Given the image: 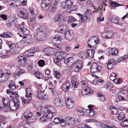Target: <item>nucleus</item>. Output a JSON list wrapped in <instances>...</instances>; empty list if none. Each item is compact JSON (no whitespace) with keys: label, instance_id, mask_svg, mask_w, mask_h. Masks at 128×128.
I'll return each instance as SVG.
<instances>
[{"label":"nucleus","instance_id":"obj_1","mask_svg":"<svg viewBox=\"0 0 128 128\" xmlns=\"http://www.w3.org/2000/svg\"><path fill=\"white\" fill-rule=\"evenodd\" d=\"M50 112H51V114H52L53 113L56 112V110L54 107L52 106H49L47 108L42 107L40 109V112H38L36 113L37 116H36L35 118L37 119L38 116H40L42 114L45 115H48Z\"/></svg>","mask_w":128,"mask_h":128},{"label":"nucleus","instance_id":"obj_2","mask_svg":"<svg viewBox=\"0 0 128 128\" xmlns=\"http://www.w3.org/2000/svg\"><path fill=\"white\" fill-rule=\"evenodd\" d=\"M19 105V101L18 100L16 99L11 100L10 102L9 107L11 110L14 111L18 108Z\"/></svg>","mask_w":128,"mask_h":128},{"label":"nucleus","instance_id":"obj_3","mask_svg":"<svg viewBox=\"0 0 128 128\" xmlns=\"http://www.w3.org/2000/svg\"><path fill=\"white\" fill-rule=\"evenodd\" d=\"M83 66L82 62L80 60H77L72 67V70L75 72L80 71Z\"/></svg>","mask_w":128,"mask_h":128},{"label":"nucleus","instance_id":"obj_4","mask_svg":"<svg viewBox=\"0 0 128 128\" xmlns=\"http://www.w3.org/2000/svg\"><path fill=\"white\" fill-rule=\"evenodd\" d=\"M52 2V0H43L42 1L41 6L43 10H48L50 7Z\"/></svg>","mask_w":128,"mask_h":128},{"label":"nucleus","instance_id":"obj_5","mask_svg":"<svg viewBox=\"0 0 128 128\" xmlns=\"http://www.w3.org/2000/svg\"><path fill=\"white\" fill-rule=\"evenodd\" d=\"M18 10L20 11V13L18 15L20 18L27 19L28 17H30L26 9L20 8L18 9Z\"/></svg>","mask_w":128,"mask_h":128},{"label":"nucleus","instance_id":"obj_6","mask_svg":"<svg viewBox=\"0 0 128 128\" xmlns=\"http://www.w3.org/2000/svg\"><path fill=\"white\" fill-rule=\"evenodd\" d=\"M102 69V66L98 63L93 62L92 63L90 68L91 72L92 73H94L97 72H100Z\"/></svg>","mask_w":128,"mask_h":128},{"label":"nucleus","instance_id":"obj_7","mask_svg":"<svg viewBox=\"0 0 128 128\" xmlns=\"http://www.w3.org/2000/svg\"><path fill=\"white\" fill-rule=\"evenodd\" d=\"M99 41L98 38L96 36H92L90 37L88 40V46L90 48L97 44Z\"/></svg>","mask_w":128,"mask_h":128},{"label":"nucleus","instance_id":"obj_8","mask_svg":"<svg viewBox=\"0 0 128 128\" xmlns=\"http://www.w3.org/2000/svg\"><path fill=\"white\" fill-rule=\"evenodd\" d=\"M44 28V26H42L37 30V33L38 36L40 37V39L44 38L46 36Z\"/></svg>","mask_w":128,"mask_h":128},{"label":"nucleus","instance_id":"obj_9","mask_svg":"<svg viewBox=\"0 0 128 128\" xmlns=\"http://www.w3.org/2000/svg\"><path fill=\"white\" fill-rule=\"evenodd\" d=\"M17 28L18 31L20 34H24V36L29 35L30 32L29 30L24 27L23 25H20L18 26Z\"/></svg>","mask_w":128,"mask_h":128},{"label":"nucleus","instance_id":"obj_10","mask_svg":"<svg viewBox=\"0 0 128 128\" xmlns=\"http://www.w3.org/2000/svg\"><path fill=\"white\" fill-rule=\"evenodd\" d=\"M32 37L28 35L23 36V39L21 41L23 43L24 45H26L32 43Z\"/></svg>","mask_w":128,"mask_h":128},{"label":"nucleus","instance_id":"obj_11","mask_svg":"<svg viewBox=\"0 0 128 128\" xmlns=\"http://www.w3.org/2000/svg\"><path fill=\"white\" fill-rule=\"evenodd\" d=\"M37 97L40 99L45 100L48 98V95L44 91H42L39 90L37 92Z\"/></svg>","mask_w":128,"mask_h":128},{"label":"nucleus","instance_id":"obj_12","mask_svg":"<svg viewBox=\"0 0 128 128\" xmlns=\"http://www.w3.org/2000/svg\"><path fill=\"white\" fill-rule=\"evenodd\" d=\"M9 78V76L6 73H4L2 70H0V82H4L7 81Z\"/></svg>","mask_w":128,"mask_h":128},{"label":"nucleus","instance_id":"obj_13","mask_svg":"<svg viewBox=\"0 0 128 128\" xmlns=\"http://www.w3.org/2000/svg\"><path fill=\"white\" fill-rule=\"evenodd\" d=\"M55 54L58 60H61L65 58L67 55V53L65 52H58Z\"/></svg>","mask_w":128,"mask_h":128},{"label":"nucleus","instance_id":"obj_14","mask_svg":"<svg viewBox=\"0 0 128 128\" xmlns=\"http://www.w3.org/2000/svg\"><path fill=\"white\" fill-rule=\"evenodd\" d=\"M73 2L70 0H67L65 2H62V6L64 8H69L71 7L73 5Z\"/></svg>","mask_w":128,"mask_h":128},{"label":"nucleus","instance_id":"obj_15","mask_svg":"<svg viewBox=\"0 0 128 128\" xmlns=\"http://www.w3.org/2000/svg\"><path fill=\"white\" fill-rule=\"evenodd\" d=\"M49 113V114L48 115H45L46 116H42L40 118V120L41 122H47L48 120V118H52L54 116V114L55 113H53L52 114H51V112Z\"/></svg>","mask_w":128,"mask_h":128},{"label":"nucleus","instance_id":"obj_16","mask_svg":"<svg viewBox=\"0 0 128 128\" xmlns=\"http://www.w3.org/2000/svg\"><path fill=\"white\" fill-rule=\"evenodd\" d=\"M69 30H68V29L66 26H61L59 27L57 30L58 32L64 34L65 35Z\"/></svg>","mask_w":128,"mask_h":128},{"label":"nucleus","instance_id":"obj_17","mask_svg":"<svg viewBox=\"0 0 128 128\" xmlns=\"http://www.w3.org/2000/svg\"><path fill=\"white\" fill-rule=\"evenodd\" d=\"M78 84L77 80L74 76H72L71 78V85L70 86L72 89H74L77 88Z\"/></svg>","mask_w":128,"mask_h":128},{"label":"nucleus","instance_id":"obj_18","mask_svg":"<svg viewBox=\"0 0 128 128\" xmlns=\"http://www.w3.org/2000/svg\"><path fill=\"white\" fill-rule=\"evenodd\" d=\"M70 86L69 82L67 80L62 85V88L63 90L66 92L68 90Z\"/></svg>","mask_w":128,"mask_h":128},{"label":"nucleus","instance_id":"obj_19","mask_svg":"<svg viewBox=\"0 0 128 128\" xmlns=\"http://www.w3.org/2000/svg\"><path fill=\"white\" fill-rule=\"evenodd\" d=\"M66 119L67 120L68 126L74 125L76 123L74 118L73 117L68 116Z\"/></svg>","mask_w":128,"mask_h":128},{"label":"nucleus","instance_id":"obj_20","mask_svg":"<svg viewBox=\"0 0 128 128\" xmlns=\"http://www.w3.org/2000/svg\"><path fill=\"white\" fill-rule=\"evenodd\" d=\"M116 64L115 61L114 59H112L109 60L107 64V68L108 69H111L115 67Z\"/></svg>","mask_w":128,"mask_h":128},{"label":"nucleus","instance_id":"obj_21","mask_svg":"<svg viewBox=\"0 0 128 128\" xmlns=\"http://www.w3.org/2000/svg\"><path fill=\"white\" fill-rule=\"evenodd\" d=\"M66 102V106L68 108H71L74 106V102L71 99L68 98Z\"/></svg>","mask_w":128,"mask_h":128},{"label":"nucleus","instance_id":"obj_22","mask_svg":"<svg viewBox=\"0 0 128 128\" xmlns=\"http://www.w3.org/2000/svg\"><path fill=\"white\" fill-rule=\"evenodd\" d=\"M54 102L56 106L58 107H62L63 105L62 101L59 98H56L54 100Z\"/></svg>","mask_w":128,"mask_h":128},{"label":"nucleus","instance_id":"obj_23","mask_svg":"<svg viewBox=\"0 0 128 128\" xmlns=\"http://www.w3.org/2000/svg\"><path fill=\"white\" fill-rule=\"evenodd\" d=\"M26 97H27L30 100H32V90L30 88H28L26 89Z\"/></svg>","mask_w":128,"mask_h":128},{"label":"nucleus","instance_id":"obj_24","mask_svg":"<svg viewBox=\"0 0 128 128\" xmlns=\"http://www.w3.org/2000/svg\"><path fill=\"white\" fill-rule=\"evenodd\" d=\"M44 51L46 54L48 56L53 55L54 53V52L53 49L51 48H46L44 49Z\"/></svg>","mask_w":128,"mask_h":128},{"label":"nucleus","instance_id":"obj_25","mask_svg":"<svg viewBox=\"0 0 128 128\" xmlns=\"http://www.w3.org/2000/svg\"><path fill=\"white\" fill-rule=\"evenodd\" d=\"M65 37L67 40H70L74 38V34L72 31H69L65 34Z\"/></svg>","mask_w":128,"mask_h":128},{"label":"nucleus","instance_id":"obj_26","mask_svg":"<svg viewBox=\"0 0 128 128\" xmlns=\"http://www.w3.org/2000/svg\"><path fill=\"white\" fill-rule=\"evenodd\" d=\"M26 62V58L22 56L19 57L18 63L22 66H24Z\"/></svg>","mask_w":128,"mask_h":128},{"label":"nucleus","instance_id":"obj_27","mask_svg":"<svg viewBox=\"0 0 128 128\" xmlns=\"http://www.w3.org/2000/svg\"><path fill=\"white\" fill-rule=\"evenodd\" d=\"M62 39L61 36L58 34H56L52 40V42L54 44L59 43L60 40Z\"/></svg>","mask_w":128,"mask_h":128},{"label":"nucleus","instance_id":"obj_28","mask_svg":"<svg viewBox=\"0 0 128 128\" xmlns=\"http://www.w3.org/2000/svg\"><path fill=\"white\" fill-rule=\"evenodd\" d=\"M108 28L107 27L105 28L104 32H105L106 33L107 35L106 36L104 37L103 36L104 35V34H102V35L103 37L106 38H110L112 36L113 34L112 31H110L108 30Z\"/></svg>","mask_w":128,"mask_h":128},{"label":"nucleus","instance_id":"obj_29","mask_svg":"<svg viewBox=\"0 0 128 128\" xmlns=\"http://www.w3.org/2000/svg\"><path fill=\"white\" fill-rule=\"evenodd\" d=\"M18 2V1L16 0H8L7 1V2L9 6L14 7H17L18 6L17 4Z\"/></svg>","mask_w":128,"mask_h":128},{"label":"nucleus","instance_id":"obj_30","mask_svg":"<svg viewBox=\"0 0 128 128\" xmlns=\"http://www.w3.org/2000/svg\"><path fill=\"white\" fill-rule=\"evenodd\" d=\"M24 54L26 57L33 56L35 55V52L32 50H28L26 51L24 53Z\"/></svg>","mask_w":128,"mask_h":128},{"label":"nucleus","instance_id":"obj_31","mask_svg":"<svg viewBox=\"0 0 128 128\" xmlns=\"http://www.w3.org/2000/svg\"><path fill=\"white\" fill-rule=\"evenodd\" d=\"M9 100L7 98H4L2 99L3 104L4 106V108H6V110H7L8 108V105Z\"/></svg>","mask_w":128,"mask_h":128},{"label":"nucleus","instance_id":"obj_32","mask_svg":"<svg viewBox=\"0 0 128 128\" xmlns=\"http://www.w3.org/2000/svg\"><path fill=\"white\" fill-rule=\"evenodd\" d=\"M24 116L25 118H32V113L30 111L27 110L24 114Z\"/></svg>","mask_w":128,"mask_h":128},{"label":"nucleus","instance_id":"obj_33","mask_svg":"<svg viewBox=\"0 0 128 128\" xmlns=\"http://www.w3.org/2000/svg\"><path fill=\"white\" fill-rule=\"evenodd\" d=\"M119 20V18L118 17L114 16L112 17V21L113 23H114L116 24H118L120 26L122 25V23L119 22H118Z\"/></svg>","mask_w":128,"mask_h":128},{"label":"nucleus","instance_id":"obj_34","mask_svg":"<svg viewBox=\"0 0 128 128\" xmlns=\"http://www.w3.org/2000/svg\"><path fill=\"white\" fill-rule=\"evenodd\" d=\"M109 109L111 110V113L114 115L117 114L118 112V109L113 106H110Z\"/></svg>","mask_w":128,"mask_h":128},{"label":"nucleus","instance_id":"obj_35","mask_svg":"<svg viewBox=\"0 0 128 128\" xmlns=\"http://www.w3.org/2000/svg\"><path fill=\"white\" fill-rule=\"evenodd\" d=\"M109 53L110 54L113 55H115L116 56L118 54V49L115 48H112V50L109 51Z\"/></svg>","mask_w":128,"mask_h":128},{"label":"nucleus","instance_id":"obj_36","mask_svg":"<svg viewBox=\"0 0 128 128\" xmlns=\"http://www.w3.org/2000/svg\"><path fill=\"white\" fill-rule=\"evenodd\" d=\"M78 56L84 60L86 59L88 57L86 53L84 52H80L78 54Z\"/></svg>","mask_w":128,"mask_h":128},{"label":"nucleus","instance_id":"obj_37","mask_svg":"<svg viewBox=\"0 0 128 128\" xmlns=\"http://www.w3.org/2000/svg\"><path fill=\"white\" fill-rule=\"evenodd\" d=\"M86 53L87 56H88V57H92L94 56V51L93 50L88 49Z\"/></svg>","mask_w":128,"mask_h":128},{"label":"nucleus","instance_id":"obj_38","mask_svg":"<svg viewBox=\"0 0 128 128\" xmlns=\"http://www.w3.org/2000/svg\"><path fill=\"white\" fill-rule=\"evenodd\" d=\"M9 88L12 90H14L16 88V85L15 82L13 81H11L10 84L8 85Z\"/></svg>","mask_w":128,"mask_h":128},{"label":"nucleus","instance_id":"obj_39","mask_svg":"<svg viewBox=\"0 0 128 128\" xmlns=\"http://www.w3.org/2000/svg\"><path fill=\"white\" fill-rule=\"evenodd\" d=\"M74 61V58L72 57H70L68 58L67 59H65L64 60V62L66 64L68 65V63H72Z\"/></svg>","mask_w":128,"mask_h":128},{"label":"nucleus","instance_id":"obj_40","mask_svg":"<svg viewBox=\"0 0 128 128\" xmlns=\"http://www.w3.org/2000/svg\"><path fill=\"white\" fill-rule=\"evenodd\" d=\"M2 37L4 38H12V34L10 32H4L2 34Z\"/></svg>","mask_w":128,"mask_h":128},{"label":"nucleus","instance_id":"obj_41","mask_svg":"<svg viewBox=\"0 0 128 128\" xmlns=\"http://www.w3.org/2000/svg\"><path fill=\"white\" fill-rule=\"evenodd\" d=\"M9 47L10 48V49L12 50H13L12 51L14 52V53H18L19 52L18 50H17L16 51V46L14 43H12Z\"/></svg>","mask_w":128,"mask_h":128},{"label":"nucleus","instance_id":"obj_42","mask_svg":"<svg viewBox=\"0 0 128 128\" xmlns=\"http://www.w3.org/2000/svg\"><path fill=\"white\" fill-rule=\"evenodd\" d=\"M86 112L90 116H93L95 114L96 112L90 109L87 110Z\"/></svg>","mask_w":128,"mask_h":128},{"label":"nucleus","instance_id":"obj_43","mask_svg":"<svg viewBox=\"0 0 128 128\" xmlns=\"http://www.w3.org/2000/svg\"><path fill=\"white\" fill-rule=\"evenodd\" d=\"M22 124L24 128H30V126L28 121L26 120H23L22 122Z\"/></svg>","mask_w":128,"mask_h":128},{"label":"nucleus","instance_id":"obj_44","mask_svg":"<svg viewBox=\"0 0 128 128\" xmlns=\"http://www.w3.org/2000/svg\"><path fill=\"white\" fill-rule=\"evenodd\" d=\"M77 111L78 114L80 116H82L83 115L85 112L84 110L81 107H79L78 108Z\"/></svg>","mask_w":128,"mask_h":128},{"label":"nucleus","instance_id":"obj_45","mask_svg":"<svg viewBox=\"0 0 128 128\" xmlns=\"http://www.w3.org/2000/svg\"><path fill=\"white\" fill-rule=\"evenodd\" d=\"M125 117L124 113L122 112H121L118 114V119L120 120H121Z\"/></svg>","mask_w":128,"mask_h":128},{"label":"nucleus","instance_id":"obj_46","mask_svg":"<svg viewBox=\"0 0 128 128\" xmlns=\"http://www.w3.org/2000/svg\"><path fill=\"white\" fill-rule=\"evenodd\" d=\"M120 124L123 127L128 126V120L125 119Z\"/></svg>","mask_w":128,"mask_h":128},{"label":"nucleus","instance_id":"obj_47","mask_svg":"<svg viewBox=\"0 0 128 128\" xmlns=\"http://www.w3.org/2000/svg\"><path fill=\"white\" fill-rule=\"evenodd\" d=\"M110 5L111 6L114 8L122 6V4H118L116 2H111L110 3Z\"/></svg>","mask_w":128,"mask_h":128},{"label":"nucleus","instance_id":"obj_48","mask_svg":"<svg viewBox=\"0 0 128 128\" xmlns=\"http://www.w3.org/2000/svg\"><path fill=\"white\" fill-rule=\"evenodd\" d=\"M110 80L114 82L116 78V73L115 72H112L110 76Z\"/></svg>","mask_w":128,"mask_h":128},{"label":"nucleus","instance_id":"obj_49","mask_svg":"<svg viewBox=\"0 0 128 128\" xmlns=\"http://www.w3.org/2000/svg\"><path fill=\"white\" fill-rule=\"evenodd\" d=\"M63 18V16L61 14H58L56 16L54 19V21L55 22H58L60 21L62 18Z\"/></svg>","mask_w":128,"mask_h":128},{"label":"nucleus","instance_id":"obj_50","mask_svg":"<svg viewBox=\"0 0 128 128\" xmlns=\"http://www.w3.org/2000/svg\"><path fill=\"white\" fill-rule=\"evenodd\" d=\"M85 18H86V19H89L92 16V14L89 10H87L86 12H85L84 14Z\"/></svg>","mask_w":128,"mask_h":128},{"label":"nucleus","instance_id":"obj_51","mask_svg":"<svg viewBox=\"0 0 128 128\" xmlns=\"http://www.w3.org/2000/svg\"><path fill=\"white\" fill-rule=\"evenodd\" d=\"M49 88L52 91L53 94L54 96H58V93L57 92V89L56 88L49 87Z\"/></svg>","mask_w":128,"mask_h":128},{"label":"nucleus","instance_id":"obj_52","mask_svg":"<svg viewBox=\"0 0 128 128\" xmlns=\"http://www.w3.org/2000/svg\"><path fill=\"white\" fill-rule=\"evenodd\" d=\"M16 70L17 71V73L20 75L23 74L25 72L24 70L22 68H20L19 66L17 67Z\"/></svg>","mask_w":128,"mask_h":128},{"label":"nucleus","instance_id":"obj_53","mask_svg":"<svg viewBox=\"0 0 128 128\" xmlns=\"http://www.w3.org/2000/svg\"><path fill=\"white\" fill-rule=\"evenodd\" d=\"M66 21V18L63 16V18H62L58 22L61 25V26H64V25Z\"/></svg>","mask_w":128,"mask_h":128},{"label":"nucleus","instance_id":"obj_54","mask_svg":"<svg viewBox=\"0 0 128 128\" xmlns=\"http://www.w3.org/2000/svg\"><path fill=\"white\" fill-rule=\"evenodd\" d=\"M10 93V96L11 97L18 98L19 96L18 92H14V91H12V92H11Z\"/></svg>","mask_w":128,"mask_h":128},{"label":"nucleus","instance_id":"obj_55","mask_svg":"<svg viewBox=\"0 0 128 128\" xmlns=\"http://www.w3.org/2000/svg\"><path fill=\"white\" fill-rule=\"evenodd\" d=\"M45 62L44 60H40L38 61V64L39 66L40 67L43 66L45 64Z\"/></svg>","mask_w":128,"mask_h":128},{"label":"nucleus","instance_id":"obj_56","mask_svg":"<svg viewBox=\"0 0 128 128\" xmlns=\"http://www.w3.org/2000/svg\"><path fill=\"white\" fill-rule=\"evenodd\" d=\"M58 7V4L56 3H54L52 6V8H51V11L52 13H54L55 12L56 10Z\"/></svg>","mask_w":128,"mask_h":128},{"label":"nucleus","instance_id":"obj_57","mask_svg":"<svg viewBox=\"0 0 128 128\" xmlns=\"http://www.w3.org/2000/svg\"><path fill=\"white\" fill-rule=\"evenodd\" d=\"M68 21L70 23H72L74 22H76V20L74 18V17L72 16H70L68 17Z\"/></svg>","mask_w":128,"mask_h":128},{"label":"nucleus","instance_id":"obj_58","mask_svg":"<svg viewBox=\"0 0 128 128\" xmlns=\"http://www.w3.org/2000/svg\"><path fill=\"white\" fill-rule=\"evenodd\" d=\"M54 72L55 76L58 78H59L60 75V73L59 71L54 70Z\"/></svg>","mask_w":128,"mask_h":128},{"label":"nucleus","instance_id":"obj_59","mask_svg":"<svg viewBox=\"0 0 128 128\" xmlns=\"http://www.w3.org/2000/svg\"><path fill=\"white\" fill-rule=\"evenodd\" d=\"M97 94L98 95L97 96L99 98L98 99L102 102L104 101L105 100L104 96L98 93H97Z\"/></svg>","mask_w":128,"mask_h":128},{"label":"nucleus","instance_id":"obj_60","mask_svg":"<svg viewBox=\"0 0 128 128\" xmlns=\"http://www.w3.org/2000/svg\"><path fill=\"white\" fill-rule=\"evenodd\" d=\"M60 124L62 126H65L67 125H68L67 120H62L60 122Z\"/></svg>","mask_w":128,"mask_h":128},{"label":"nucleus","instance_id":"obj_61","mask_svg":"<svg viewBox=\"0 0 128 128\" xmlns=\"http://www.w3.org/2000/svg\"><path fill=\"white\" fill-rule=\"evenodd\" d=\"M114 82L115 84H120L122 82L121 80L119 78L117 79V78L114 80Z\"/></svg>","mask_w":128,"mask_h":128},{"label":"nucleus","instance_id":"obj_62","mask_svg":"<svg viewBox=\"0 0 128 128\" xmlns=\"http://www.w3.org/2000/svg\"><path fill=\"white\" fill-rule=\"evenodd\" d=\"M84 89L85 90V94H91L90 88L87 87L84 88Z\"/></svg>","mask_w":128,"mask_h":128},{"label":"nucleus","instance_id":"obj_63","mask_svg":"<svg viewBox=\"0 0 128 128\" xmlns=\"http://www.w3.org/2000/svg\"><path fill=\"white\" fill-rule=\"evenodd\" d=\"M32 63H29L27 66L28 70L29 71H30L32 69Z\"/></svg>","mask_w":128,"mask_h":128},{"label":"nucleus","instance_id":"obj_64","mask_svg":"<svg viewBox=\"0 0 128 128\" xmlns=\"http://www.w3.org/2000/svg\"><path fill=\"white\" fill-rule=\"evenodd\" d=\"M82 84V86H86L87 87L88 86V83L86 81V80H83L81 81Z\"/></svg>","mask_w":128,"mask_h":128}]
</instances>
